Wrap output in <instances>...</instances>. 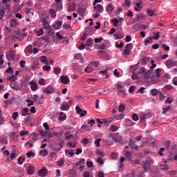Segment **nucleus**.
Wrapping results in <instances>:
<instances>
[{"mask_svg": "<svg viewBox=\"0 0 177 177\" xmlns=\"http://www.w3.org/2000/svg\"><path fill=\"white\" fill-rule=\"evenodd\" d=\"M39 61L43 63L44 64H46V62L48 61V58H46V56L43 55L39 57Z\"/></svg>", "mask_w": 177, "mask_h": 177, "instance_id": "26", "label": "nucleus"}, {"mask_svg": "<svg viewBox=\"0 0 177 177\" xmlns=\"http://www.w3.org/2000/svg\"><path fill=\"white\" fill-rule=\"evenodd\" d=\"M159 96H160V100H161V102H163V100H165V95L161 93V91L159 92Z\"/></svg>", "mask_w": 177, "mask_h": 177, "instance_id": "55", "label": "nucleus"}, {"mask_svg": "<svg viewBox=\"0 0 177 177\" xmlns=\"http://www.w3.org/2000/svg\"><path fill=\"white\" fill-rule=\"evenodd\" d=\"M23 161H24V158H23V157H19L18 158V164H19V165H23Z\"/></svg>", "mask_w": 177, "mask_h": 177, "instance_id": "60", "label": "nucleus"}, {"mask_svg": "<svg viewBox=\"0 0 177 177\" xmlns=\"http://www.w3.org/2000/svg\"><path fill=\"white\" fill-rule=\"evenodd\" d=\"M129 145L130 146L131 149H133L134 150H138L139 149V147L136 145L135 141H133L132 139L129 141Z\"/></svg>", "mask_w": 177, "mask_h": 177, "instance_id": "8", "label": "nucleus"}, {"mask_svg": "<svg viewBox=\"0 0 177 177\" xmlns=\"http://www.w3.org/2000/svg\"><path fill=\"white\" fill-rule=\"evenodd\" d=\"M4 16H5V11L2 8H0V20H2Z\"/></svg>", "mask_w": 177, "mask_h": 177, "instance_id": "45", "label": "nucleus"}, {"mask_svg": "<svg viewBox=\"0 0 177 177\" xmlns=\"http://www.w3.org/2000/svg\"><path fill=\"white\" fill-rule=\"evenodd\" d=\"M93 71V70L91 68H89V67H86L84 68V73H92Z\"/></svg>", "mask_w": 177, "mask_h": 177, "instance_id": "57", "label": "nucleus"}, {"mask_svg": "<svg viewBox=\"0 0 177 177\" xmlns=\"http://www.w3.org/2000/svg\"><path fill=\"white\" fill-rule=\"evenodd\" d=\"M49 15H50V16L55 19V17H56V10L50 9L49 11Z\"/></svg>", "mask_w": 177, "mask_h": 177, "instance_id": "33", "label": "nucleus"}, {"mask_svg": "<svg viewBox=\"0 0 177 177\" xmlns=\"http://www.w3.org/2000/svg\"><path fill=\"white\" fill-rule=\"evenodd\" d=\"M60 80L62 84H65L66 85L70 82V78H68V76L62 75L60 77Z\"/></svg>", "mask_w": 177, "mask_h": 177, "instance_id": "12", "label": "nucleus"}, {"mask_svg": "<svg viewBox=\"0 0 177 177\" xmlns=\"http://www.w3.org/2000/svg\"><path fill=\"white\" fill-rule=\"evenodd\" d=\"M10 88L12 89H15V91H19L21 89V87H20V85L17 82H13L12 83L10 84Z\"/></svg>", "mask_w": 177, "mask_h": 177, "instance_id": "7", "label": "nucleus"}, {"mask_svg": "<svg viewBox=\"0 0 177 177\" xmlns=\"http://www.w3.org/2000/svg\"><path fill=\"white\" fill-rule=\"evenodd\" d=\"M86 31L89 35H93V34L95 32V30L92 27L86 28Z\"/></svg>", "mask_w": 177, "mask_h": 177, "instance_id": "22", "label": "nucleus"}, {"mask_svg": "<svg viewBox=\"0 0 177 177\" xmlns=\"http://www.w3.org/2000/svg\"><path fill=\"white\" fill-rule=\"evenodd\" d=\"M112 22L113 23V25L115 27H117L118 26L119 21L118 19L115 18L112 20Z\"/></svg>", "mask_w": 177, "mask_h": 177, "instance_id": "58", "label": "nucleus"}, {"mask_svg": "<svg viewBox=\"0 0 177 177\" xmlns=\"http://www.w3.org/2000/svg\"><path fill=\"white\" fill-rule=\"evenodd\" d=\"M26 102L28 103L27 104L28 107H31V106H34V101L31 100H27Z\"/></svg>", "mask_w": 177, "mask_h": 177, "instance_id": "42", "label": "nucleus"}, {"mask_svg": "<svg viewBox=\"0 0 177 177\" xmlns=\"http://www.w3.org/2000/svg\"><path fill=\"white\" fill-rule=\"evenodd\" d=\"M165 146L167 150H169V149L171 147V141L170 140L165 141Z\"/></svg>", "mask_w": 177, "mask_h": 177, "instance_id": "34", "label": "nucleus"}, {"mask_svg": "<svg viewBox=\"0 0 177 177\" xmlns=\"http://www.w3.org/2000/svg\"><path fill=\"white\" fill-rule=\"evenodd\" d=\"M102 41H103V37H100V38H95L94 39V42L95 44H100V42H102Z\"/></svg>", "mask_w": 177, "mask_h": 177, "instance_id": "54", "label": "nucleus"}, {"mask_svg": "<svg viewBox=\"0 0 177 177\" xmlns=\"http://www.w3.org/2000/svg\"><path fill=\"white\" fill-rule=\"evenodd\" d=\"M151 39H145V40L144 41V45H147V44H151L152 41Z\"/></svg>", "mask_w": 177, "mask_h": 177, "instance_id": "59", "label": "nucleus"}, {"mask_svg": "<svg viewBox=\"0 0 177 177\" xmlns=\"http://www.w3.org/2000/svg\"><path fill=\"white\" fill-rule=\"evenodd\" d=\"M32 100H34V102H35V103H37L38 100H42V97H41L38 96V95L35 94L33 95Z\"/></svg>", "mask_w": 177, "mask_h": 177, "instance_id": "28", "label": "nucleus"}, {"mask_svg": "<svg viewBox=\"0 0 177 177\" xmlns=\"http://www.w3.org/2000/svg\"><path fill=\"white\" fill-rule=\"evenodd\" d=\"M94 10H97V12H98V13H103V6L100 4H97L96 6H94Z\"/></svg>", "mask_w": 177, "mask_h": 177, "instance_id": "17", "label": "nucleus"}, {"mask_svg": "<svg viewBox=\"0 0 177 177\" xmlns=\"http://www.w3.org/2000/svg\"><path fill=\"white\" fill-rule=\"evenodd\" d=\"M124 110H125V106H124V104H120L118 107V111L120 113H122V111H124Z\"/></svg>", "mask_w": 177, "mask_h": 177, "instance_id": "46", "label": "nucleus"}, {"mask_svg": "<svg viewBox=\"0 0 177 177\" xmlns=\"http://www.w3.org/2000/svg\"><path fill=\"white\" fill-rule=\"evenodd\" d=\"M83 165H85V159L82 158L79 162L75 163L74 167H82Z\"/></svg>", "mask_w": 177, "mask_h": 177, "instance_id": "19", "label": "nucleus"}, {"mask_svg": "<svg viewBox=\"0 0 177 177\" xmlns=\"http://www.w3.org/2000/svg\"><path fill=\"white\" fill-rule=\"evenodd\" d=\"M40 39H43L46 44H49L50 40H49V37L48 36H43L40 38Z\"/></svg>", "mask_w": 177, "mask_h": 177, "instance_id": "37", "label": "nucleus"}, {"mask_svg": "<svg viewBox=\"0 0 177 177\" xmlns=\"http://www.w3.org/2000/svg\"><path fill=\"white\" fill-rule=\"evenodd\" d=\"M6 73H10L11 74H13V73H15V71L12 69V67H9L6 71Z\"/></svg>", "mask_w": 177, "mask_h": 177, "instance_id": "62", "label": "nucleus"}, {"mask_svg": "<svg viewBox=\"0 0 177 177\" xmlns=\"http://www.w3.org/2000/svg\"><path fill=\"white\" fill-rule=\"evenodd\" d=\"M55 2H56L57 6H58V10L59 11L62 10V9H63V7H62L63 6L62 4V1H56Z\"/></svg>", "mask_w": 177, "mask_h": 177, "instance_id": "30", "label": "nucleus"}, {"mask_svg": "<svg viewBox=\"0 0 177 177\" xmlns=\"http://www.w3.org/2000/svg\"><path fill=\"white\" fill-rule=\"evenodd\" d=\"M160 91H158V89H157V88H152L150 90L149 93L152 96H157V95H158V93H160Z\"/></svg>", "mask_w": 177, "mask_h": 177, "instance_id": "18", "label": "nucleus"}, {"mask_svg": "<svg viewBox=\"0 0 177 177\" xmlns=\"http://www.w3.org/2000/svg\"><path fill=\"white\" fill-rule=\"evenodd\" d=\"M42 23H43V28H44V30H47L48 31H50V29L52 28H50V25H49V22H48V21H46V19L45 18H43L41 20Z\"/></svg>", "mask_w": 177, "mask_h": 177, "instance_id": "4", "label": "nucleus"}, {"mask_svg": "<svg viewBox=\"0 0 177 177\" xmlns=\"http://www.w3.org/2000/svg\"><path fill=\"white\" fill-rule=\"evenodd\" d=\"M124 117H125V115L124 113H121L119 115L115 116V118H116V120H122Z\"/></svg>", "mask_w": 177, "mask_h": 177, "instance_id": "53", "label": "nucleus"}, {"mask_svg": "<svg viewBox=\"0 0 177 177\" xmlns=\"http://www.w3.org/2000/svg\"><path fill=\"white\" fill-rule=\"evenodd\" d=\"M35 173V167L34 165L28 166L27 169V174L28 175H33Z\"/></svg>", "mask_w": 177, "mask_h": 177, "instance_id": "10", "label": "nucleus"}, {"mask_svg": "<svg viewBox=\"0 0 177 177\" xmlns=\"http://www.w3.org/2000/svg\"><path fill=\"white\" fill-rule=\"evenodd\" d=\"M9 81H10V82H16V80H17V77H16L15 75H11L9 77Z\"/></svg>", "mask_w": 177, "mask_h": 177, "instance_id": "32", "label": "nucleus"}, {"mask_svg": "<svg viewBox=\"0 0 177 177\" xmlns=\"http://www.w3.org/2000/svg\"><path fill=\"white\" fill-rule=\"evenodd\" d=\"M28 111L29 109L27 107H25L22 111H21V115L22 117H27L28 115Z\"/></svg>", "mask_w": 177, "mask_h": 177, "instance_id": "20", "label": "nucleus"}, {"mask_svg": "<svg viewBox=\"0 0 177 177\" xmlns=\"http://www.w3.org/2000/svg\"><path fill=\"white\" fill-rule=\"evenodd\" d=\"M147 14L150 17H153V16H156V11L155 10H148L147 11Z\"/></svg>", "mask_w": 177, "mask_h": 177, "instance_id": "25", "label": "nucleus"}, {"mask_svg": "<svg viewBox=\"0 0 177 177\" xmlns=\"http://www.w3.org/2000/svg\"><path fill=\"white\" fill-rule=\"evenodd\" d=\"M1 3H3V7H1V9L5 10H9L10 9V4L8 3V1H2Z\"/></svg>", "mask_w": 177, "mask_h": 177, "instance_id": "9", "label": "nucleus"}, {"mask_svg": "<svg viewBox=\"0 0 177 177\" xmlns=\"http://www.w3.org/2000/svg\"><path fill=\"white\" fill-rule=\"evenodd\" d=\"M147 62H149V59L146 57H144L141 59V64L142 66H146L147 64Z\"/></svg>", "mask_w": 177, "mask_h": 177, "instance_id": "35", "label": "nucleus"}, {"mask_svg": "<svg viewBox=\"0 0 177 177\" xmlns=\"http://www.w3.org/2000/svg\"><path fill=\"white\" fill-rule=\"evenodd\" d=\"M93 44V39L92 38L88 39L86 41V46H91Z\"/></svg>", "mask_w": 177, "mask_h": 177, "instance_id": "36", "label": "nucleus"}, {"mask_svg": "<svg viewBox=\"0 0 177 177\" xmlns=\"http://www.w3.org/2000/svg\"><path fill=\"white\" fill-rule=\"evenodd\" d=\"M132 80H139V75L138 74L133 73V75L131 76Z\"/></svg>", "mask_w": 177, "mask_h": 177, "instance_id": "61", "label": "nucleus"}, {"mask_svg": "<svg viewBox=\"0 0 177 177\" xmlns=\"http://www.w3.org/2000/svg\"><path fill=\"white\" fill-rule=\"evenodd\" d=\"M69 107H70V106H68V104L65 103V104H62V106L61 107V110L62 111H64L65 110H68Z\"/></svg>", "mask_w": 177, "mask_h": 177, "instance_id": "29", "label": "nucleus"}, {"mask_svg": "<svg viewBox=\"0 0 177 177\" xmlns=\"http://www.w3.org/2000/svg\"><path fill=\"white\" fill-rule=\"evenodd\" d=\"M114 36L115 37L116 39H122V38H124V35L122 33L114 34Z\"/></svg>", "mask_w": 177, "mask_h": 177, "instance_id": "31", "label": "nucleus"}, {"mask_svg": "<svg viewBox=\"0 0 177 177\" xmlns=\"http://www.w3.org/2000/svg\"><path fill=\"white\" fill-rule=\"evenodd\" d=\"M17 117H19V112H14L12 115V118H13V120H17Z\"/></svg>", "mask_w": 177, "mask_h": 177, "instance_id": "49", "label": "nucleus"}, {"mask_svg": "<svg viewBox=\"0 0 177 177\" xmlns=\"http://www.w3.org/2000/svg\"><path fill=\"white\" fill-rule=\"evenodd\" d=\"M107 12H113L114 10V7L113 6V4L109 3L106 8Z\"/></svg>", "mask_w": 177, "mask_h": 177, "instance_id": "27", "label": "nucleus"}, {"mask_svg": "<svg viewBox=\"0 0 177 177\" xmlns=\"http://www.w3.org/2000/svg\"><path fill=\"white\" fill-rule=\"evenodd\" d=\"M39 154L41 156H48V150H46V149L40 150L39 151Z\"/></svg>", "mask_w": 177, "mask_h": 177, "instance_id": "41", "label": "nucleus"}, {"mask_svg": "<svg viewBox=\"0 0 177 177\" xmlns=\"http://www.w3.org/2000/svg\"><path fill=\"white\" fill-rule=\"evenodd\" d=\"M26 51L28 53H32V45L29 44L27 47H26Z\"/></svg>", "mask_w": 177, "mask_h": 177, "instance_id": "40", "label": "nucleus"}, {"mask_svg": "<svg viewBox=\"0 0 177 177\" xmlns=\"http://www.w3.org/2000/svg\"><path fill=\"white\" fill-rule=\"evenodd\" d=\"M154 35L150 37V39H155L156 41L160 39V32H153Z\"/></svg>", "mask_w": 177, "mask_h": 177, "instance_id": "21", "label": "nucleus"}, {"mask_svg": "<svg viewBox=\"0 0 177 177\" xmlns=\"http://www.w3.org/2000/svg\"><path fill=\"white\" fill-rule=\"evenodd\" d=\"M160 168L162 171H167V169H169V167H168V165H160Z\"/></svg>", "mask_w": 177, "mask_h": 177, "instance_id": "38", "label": "nucleus"}, {"mask_svg": "<svg viewBox=\"0 0 177 177\" xmlns=\"http://www.w3.org/2000/svg\"><path fill=\"white\" fill-rule=\"evenodd\" d=\"M151 74V70L147 71L145 74V78H149Z\"/></svg>", "mask_w": 177, "mask_h": 177, "instance_id": "56", "label": "nucleus"}, {"mask_svg": "<svg viewBox=\"0 0 177 177\" xmlns=\"http://www.w3.org/2000/svg\"><path fill=\"white\" fill-rule=\"evenodd\" d=\"M62 24H63V23L61 21H57L56 24L54 25V28L55 30H59L60 27H62Z\"/></svg>", "mask_w": 177, "mask_h": 177, "instance_id": "24", "label": "nucleus"}, {"mask_svg": "<svg viewBox=\"0 0 177 177\" xmlns=\"http://www.w3.org/2000/svg\"><path fill=\"white\" fill-rule=\"evenodd\" d=\"M132 120H133V121H138V120H139V116H138V114L133 113V114L132 115Z\"/></svg>", "mask_w": 177, "mask_h": 177, "instance_id": "48", "label": "nucleus"}, {"mask_svg": "<svg viewBox=\"0 0 177 177\" xmlns=\"http://www.w3.org/2000/svg\"><path fill=\"white\" fill-rule=\"evenodd\" d=\"M38 175L42 177L46 176V175H48V169H45V167H43L38 171Z\"/></svg>", "mask_w": 177, "mask_h": 177, "instance_id": "11", "label": "nucleus"}, {"mask_svg": "<svg viewBox=\"0 0 177 177\" xmlns=\"http://www.w3.org/2000/svg\"><path fill=\"white\" fill-rule=\"evenodd\" d=\"M125 156L127 157V158H128V160H131V158L132 157V153L131 152H129V151H127L126 152Z\"/></svg>", "mask_w": 177, "mask_h": 177, "instance_id": "51", "label": "nucleus"}, {"mask_svg": "<svg viewBox=\"0 0 177 177\" xmlns=\"http://www.w3.org/2000/svg\"><path fill=\"white\" fill-rule=\"evenodd\" d=\"M164 151H165V148H160L158 151V154L162 157V156H164V153H164Z\"/></svg>", "mask_w": 177, "mask_h": 177, "instance_id": "43", "label": "nucleus"}, {"mask_svg": "<svg viewBox=\"0 0 177 177\" xmlns=\"http://www.w3.org/2000/svg\"><path fill=\"white\" fill-rule=\"evenodd\" d=\"M133 48V44H132V43H129L126 44L124 49L123 50V52H122V55L128 56L131 55V52H132Z\"/></svg>", "mask_w": 177, "mask_h": 177, "instance_id": "1", "label": "nucleus"}, {"mask_svg": "<svg viewBox=\"0 0 177 177\" xmlns=\"http://www.w3.org/2000/svg\"><path fill=\"white\" fill-rule=\"evenodd\" d=\"M44 92L46 93H55V88H53V87H52V86H48L47 88H44Z\"/></svg>", "mask_w": 177, "mask_h": 177, "instance_id": "15", "label": "nucleus"}, {"mask_svg": "<svg viewBox=\"0 0 177 177\" xmlns=\"http://www.w3.org/2000/svg\"><path fill=\"white\" fill-rule=\"evenodd\" d=\"M75 154V151L74 149H72L70 151V149H66L65 150V156L69 157H73V156Z\"/></svg>", "mask_w": 177, "mask_h": 177, "instance_id": "13", "label": "nucleus"}, {"mask_svg": "<svg viewBox=\"0 0 177 177\" xmlns=\"http://www.w3.org/2000/svg\"><path fill=\"white\" fill-rule=\"evenodd\" d=\"M133 28L134 30H140V28H147L146 25L144 24H136L133 26Z\"/></svg>", "mask_w": 177, "mask_h": 177, "instance_id": "14", "label": "nucleus"}, {"mask_svg": "<svg viewBox=\"0 0 177 177\" xmlns=\"http://www.w3.org/2000/svg\"><path fill=\"white\" fill-rule=\"evenodd\" d=\"M152 164H153V160L150 159L142 162V168L145 172L149 171V170L150 169V167H151Z\"/></svg>", "mask_w": 177, "mask_h": 177, "instance_id": "2", "label": "nucleus"}, {"mask_svg": "<svg viewBox=\"0 0 177 177\" xmlns=\"http://www.w3.org/2000/svg\"><path fill=\"white\" fill-rule=\"evenodd\" d=\"M176 61H175L174 59H170L166 61L165 66L167 67V68H171V67H176Z\"/></svg>", "mask_w": 177, "mask_h": 177, "instance_id": "3", "label": "nucleus"}, {"mask_svg": "<svg viewBox=\"0 0 177 177\" xmlns=\"http://www.w3.org/2000/svg\"><path fill=\"white\" fill-rule=\"evenodd\" d=\"M19 24L17 23V21H16L15 19H12L10 21V27H12V28H14V27H16Z\"/></svg>", "mask_w": 177, "mask_h": 177, "instance_id": "23", "label": "nucleus"}, {"mask_svg": "<svg viewBox=\"0 0 177 177\" xmlns=\"http://www.w3.org/2000/svg\"><path fill=\"white\" fill-rule=\"evenodd\" d=\"M90 64H93V66H94V67H95V68H97V67H99V65L100 64V63L99 62H90Z\"/></svg>", "mask_w": 177, "mask_h": 177, "instance_id": "47", "label": "nucleus"}, {"mask_svg": "<svg viewBox=\"0 0 177 177\" xmlns=\"http://www.w3.org/2000/svg\"><path fill=\"white\" fill-rule=\"evenodd\" d=\"M37 37H41V35H44V29L40 28L39 30H37Z\"/></svg>", "mask_w": 177, "mask_h": 177, "instance_id": "52", "label": "nucleus"}, {"mask_svg": "<svg viewBox=\"0 0 177 177\" xmlns=\"http://www.w3.org/2000/svg\"><path fill=\"white\" fill-rule=\"evenodd\" d=\"M30 88L33 92H35V91H38V84H37L36 82L34 81L30 82Z\"/></svg>", "mask_w": 177, "mask_h": 177, "instance_id": "16", "label": "nucleus"}, {"mask_svg": "<svg viewBox=\"0 0 177 177\" xmlns=\"http://www.w3.org/2000/svg\"><path fill=\"white\" fill-rule=\"evenodd\" d=\"M76 9L77 4H75V2H73V3H70L68 4V12H75Z\"/></svg>", "mask_w": 177, "mask_h": 177, "instance_id": "6", "label": "nucleus"}, {"mask_svg": "<svg viewBox=\"0 0 177 177\" xmlns=\"http://www.w3.org/2000/svg\"><path fill=\"white\" fill-rule=\"evenodd\" d=\"M43 70H44V71H50V66L45 65L43 66Z\"/></svg>", "mask_w": 177, "mask_h": 177, "instance_id": "64", "label": "nucleus"}, {"mask_svg": "<svg viewBox=\"0 0 177 177\" xmlns=\"http://www.w3.org/2000/svg\"><path fill=\"white\" fill-rule=\"evenodd\" d=\"M53 73H54V74H56L57 75L58 74H60V73H62V68H55L54 69Z\"/></svg>", "mask_w": 177, "mask_h": 177, "instance_id": "44", "label": "nucleus"}, {"mask_svg": "<svg viewBox=\"0 0 177 177\" xmlns=\"http://www.w3.org/2000/svg\"><path fill=\"white\" fill-rule=\"evenodd\" d=\"M26 135H28V131H22L19 133L20 136H26Z\"/></svg>", "mask_w": 177, "mask_h": 177, "instance_id": "63", "label": "nucleus"}, {"mask_svg": "<svg viewBox=\"0 0 177 177\" xmlns=\"http://www.w3.org/2000/svg\"><path fill=\"white\" fill-rule=\"evenodd\" d=\"M60 117H59V120L61 121H65L66 118V114L63 112H61L60 113Z\"/></svg>", "mask_w": 177, "mask_h": 177, "instance_id": "39", "label": "nucleus"}, {"mask_svg": "<svg viewBox=\"0 0 177 177\" xmlns=\"http://www.w3.org/2000/svg\"><path fill=\"white\" fill-rule=\"evenodd\" d=\"M155 73H156V77H158V78H160V73H161V68H157V69H156V71H155Z\"/></svg>", "mask_w": 177, "mask_h": 177, "instance_id": "50", "label": "nucleus"}, {"mask_svg": "<svg viewBox=\"0 0 177 177\" xmlns=\"http://www.w3.org/2000/svg\"><path fill=\"white\" fill-rule=\"evenodd\" d=\"M15 58H16V57L15 56V52H13V51H9L6 54V59L9 62H10V60H15Z\"/></svg>", "mask_w": 177, "mask_h": 177, "instance_id": "5", "label": "nucleus"}]
</instances>
